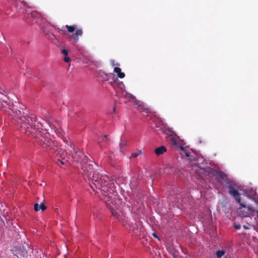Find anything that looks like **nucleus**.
I'll return each mask as SVG.
<instances>
[{"instance_id": "1", "label": "nucleus", "mask_w": 258, "mask_h": 258, "mask_svg": "<svg viewBox=\"0 0 258 258\" xmlns=\"http://www.w3.org/2000/svg\"><path fill=\"white\" fill-rule=\"evenodd\" d=\"M21 114L19 111L15 112L16 117L21 116L17 120V126L21 133L38 139L42 143L43 148L50 153L58 152L60 154L61 150L57 143L43 136L46 130L43 128L42 124L38 121L36 115L31 114V115L22 116Z\"/></svg>"}, {"instance_id": "2", "label": "nucleus", "mask_w": 258, "mask_h": 258, "mask_svg": "<svg viewBox=\"0 0 258 258\" xmlns=\"http://www.w3.org/2000/svg\"><path fill=\"white\" fill-rule=\"evenodd\" d=\"M82 169L84 174L88 177L89 184L93 191L96 189L101 192L109 191L110 192V183L109 177L106 175L101 174L99 172L95 171L93 168V162L88 160L87 163H83Z\"/></svg>"}, {"instance_id": "3", "label": "nucleus", "mask_w": 258, "mask_h": 258, "mask_svg": "<svg viewBox=\"0 0 258 258\" xmlns=\"http://www.w3.org/2000/svg\"><path fill=\"white\" fill-rule=\"evenodd\" d=\"M13 105L10 102L9 97L5 94L4 93L0 92V109H3L6 112L8 113L9 115L12 116V118L15 121L16 124L17 125V120L18 118L21 117L20 115L19 117H16L15 115V112L17 111H19L22 113V116H26V115H24V112L23 110H17L14 109H12L11 107Z\"/></svg>"}, {"instance_id": "4", "label": "nucleus", "mask_w": 258, "mask_h": 258, "mask_svg": "<svg viewBox=\"0 0 258 258\" xmlns=\"http://www.w3.org/2000/svg\"><path fill=\"white\" fill-rule=\"evenodd\" d=\"M102 195L104 197L102 199L105 202L107 207L110 210L112 215L116 216L117 212L115 209H116L117 207L113 203V198L114 199V197L116 196V194L114 193L113 190L110 187V192L109 191L108 192H102Z\"/></svg>"}, {"instance_id": "5", "label": "nucleus", "mask_w": 258, "mask_h": 258, "mask_svg": "<svg viewBox=\"0 0 258 258\" xmlns=\"http://www.w3.org/2000/svg\"><path fill=\"white\" fill-rule=\"evenodd\" d=\"M67 150L69 151V153L72 154L74 161L80 163L87 162L88 157L84 155L83 152L80 151L77 148H75L73 145V147L70 146V148H67Z\"/></svg>"}, {"instance_id": "6", "label": "nucleus", "mask_w": 258, "mask_h": 258, "mask_svg": "<svg viewBox=\"0 0 258 258\" xmlns=\"http://www.w3.org/2000/svg\"><path fill=\"white\" fill-rule=\"evenodd\" d=\"M241 207L238 209V213L241 217H248L249 214H252L255 211V207L247 203L246 202L241 201L239 203Z\"/></svg>"}, {"instance_id": "7", "label": "nucleus", "mask_w": 258, "mask_h": 258, "mask_svg": "<svg viewBox=\"0 0 258 258\" xmlns=\"http://www.w3.org/2000/svg\"><path fill=\"white\" fill-rule=\"evenodd\" d=\"M211 173L217 179L221 184L227 186L230 183V180L228 178L227 175L223 171L211 169Z\"/></svg>"}, {"instance_id": "8", "label": "nucleus", "mask_w": 258, "mask_h": 258, "mask_svg": "<svg viewBox=\"0 0 258 258\" xmlns=\"http://www.w3.org/2000/svg\"><path fill=\"white\" fill-rule=\"evenodd\" d=\"M130 230H132L134 234L137 236L144 234V229L142 226V222L140 221H137L135 223V226L132 227Z\"/></svg>"}, {"instance_id": "9", "label": "nucleus", "mask_w": 258, "mask_h": 258, "mask_svg": "<svg viewBox=\"0 0 258 258\" xmlns=\"http://www.w3.org/2000/svg\"><path fill=\"white\" fill-rule=\"evenodd\" d=\"M134 105L139 112H144L147 114L151 113V111L149 108L145 106L142 102L137 99H135L134 101Z\"/></svg>"}, {"instance_id": "10", "label": "nucleus", "mask_w": 258, "mask_h": 258, "mask_svg": "<svg viewBox=\"0 0 258 258\" xmlns=\"http://www.w3.org/2000/svg\"><path fill=\"white\" fill-rule=\"evenodd\" d=\"M227 186H228L229 187V193L232 195L235 200L238 203H240V201H242L240 197L238 191V190L236 189H235L229 183V185H227Z\"/></svg>"}, {"instance_id": "11", "label": "nucleus", "mask_w": 258, "mask_h": 258, "mask_svg": "<svg viewBox=\"0 0 258 258\" xmlns=\"http://www.w3.org/2000/svg\"><path fill=\"white\" fill-rule=\"evenodd\" d=\"M177 150L182 157H189L190 156L191 153L187 147L178 146Z\"/></svg>"}, {"instance_id": "12", "label": "nucleus", "mask_w": 258, "mask_h": 258, "mask_svg": "<svg viewBox=\"0 0 258 258\" xmlns=\"http://www.w3.org/2000/svg\"><path fill=\"white\" fill-rule=\"evenodd\" d=\"M83 34V31L81 29H77L75 33H74L72 35V38L73 39L75 43L79 41V36Z\"/></svg>"}, {"instance_id": "13", "label": "nucleus", "mask_w": 258, "mask_h": 258, "mask_svg": "<svg viewBox=\"0 0 258 258\" xmlns=\"http://www.w3.org/2000/svg\"><path fill=\"white\" fill-rule=\"evenodd\" d=\"M167 151L166 148L164 146H160L155 149V153L157 156L163 155Z\"/></svg>"}, {"instance_id": "14", "label": "nucleus", "mask_w": 258, "mask_h": 258, "mask_svg": "<svg viewBox=\"0 0 258 258\" xmlns=\"http://www.w3.org/2000/svg\"><path fill=\"white\" fill-rule=\"evenodd\" d=\"M34 210L38 212L41 210L42 211H45L46 209V207L44 205L43 203L35 204L34 206Z\"/></svg>"}, {"instance_id": "15", "label": "nucleus", "mask_w": 258, "mask_h": 258, "mask_svg": "<svg viewBox=\"0 0 258 258\" xmlns=\"http://www.w3.org/2000/svg\"><path fill=\"white\" fill-rule=\"evenodd\" d=\"M114 72L117 74L118 77L120 78H123L125 77V74L121 72L120 68L118 67H115L114 69Z\"/></svg>"}, {"instance_id": "16", "label": "nucleus", "mask_w": 258, "mask_h": 258, "mask_svg": "<svg viewBox=\"0 0 258 258\" xmlns=\"http://www.w3.org/2000/svg\"><path fill=\"white\" fill-rule=\"evenodd\" d=\"M76 25L70 26L68 25H66V28H67L68 31L70 33H73L75 30L77 29Z\"/></svg>"}, {"instance_id": "17", "label": "nucleus", "mask_w": 258, "mask_h": 258, "mask_svg": "<svg viewBox=\"0 0 258 258\" xmlns=\"http://www.w3.org/2000/svg\"><path fill=\"white\" fill-rule=\"evenodd\" d=\"M124 96L125 98L127 99H129V100H134V101L135 100L136 98L135 96H134L132 94L129 93H127L126 92H125V94L124 95Z\"/></svg>"}, {"instance_id": "18", "label": "nucleus", "mask_w": 258, "mask_h": 258, "mask_svg": "<svg viewBox=\"0 0 258 258\" xmlns=\"http://www.w3.org/2000/svg\"><path fill=\"white\" fill-rule=\"evenodd\" d=\"M39 16V14L36 11H33L28 15V17L31 18H38Z\"/></svg>"}, {"instance_id": "19", "label": "nucleus", "mask_w": 258, "mask_h": 258, "mask_svg": "<svg viewBox=\"0 0 258 258\" xmlns=\"http://www.w3.org/2000/svg\"><path fill=\"white\" fill-rule=\"evenodd\" d=\"M170 140L171 144L177 149V147L179 146L177 145L176 139L175 137H171Z\"/></svg>"}, {"instance_id": "20", "label": "nucleus", "mask_w": 258, "mask_h": 258, "mask_svg": "<svg viewBox=\"0 0 258 258\" xmlns=\"http://www.w3.org/2000/svg\"><path fill=\"white\" fill-rule=\"evenodd\" d=\"M224 254L225 251L224 250H218L216 253V256L218 258H221V257L223 256Z\"/></svg>"}, {"instance_id": "21", "label": "nucleus", "mask_w": 258, "mask_h": 258, "mask_svg": "<svg viewBox=\"0 0 258 258\" xmlns=\"http://www.w3.org/2000/svg\"><path fill=\"white\" fill-rule=\"evenodd\" d=\"M141 154H142V151L141 150H139L137 152L133 153L131 155V157L135 158Z\"/></svg>"}, {"instance_id": "22", "label": "nucleus", "mask_w": 258, "mask_h": 258, "mask_svg": "<svg viewBox=\"0 0 258 258\" xmlns=\"http://www.w3.org/2000/svg\"><path fill=\"white\" fill-rule=\"evenodd\" d=\"M127 144V142L125 141H121V142L119 144V146L120 148V151H121L122 148L125 146H126Z\"/></svg>"}, {"instance_id": "23", "label": "nucleus", "mask_w": 258, "mask_h": 258, "mask_svg": "<svg viewBox=\"0 0 258 258\" xmlns=\"http://www.w3.org/2000/svg\"><path fill=\"white\" fill-rule=\"evenodd\" d=\"M255 204V211L256 214L257 218H258V203L256 202L255 201H254Z\"/></svg>"}, {"instance_id": "24", "label": "nucleus", "mask_w": 258, "mask_h": 258, "mask_svg": "<svg viewBox=\"0 0 258 258\" xmlns=\"http://www.w3.org/2000/svg\"><path fill=\"white\" fill-rule=\"evenodd\" d=\"M234 227L235 229L238 230V229H240L241 226L239 224L234 223Z\"/></svg>"}, {"instance_id": "25", "label": "nucleus", "mask_w": 258, "mask_h": 258, "mask_svg": "<svg viewBox=\"0 0 258 258\" xmlns=\"http://www.w3.org/2000/svg\"><path fill=\"white\" fill-rule=\"evenodd\" d=\"M62 53L64 55V56H67L68 55V51L67 49H63L62 50Z\"/></svg>"}, {"instance_id": "26", "label": "nucleus", "mask_w": 258, "mask_h": 258, "mask_svg": "<svg viewBox=\"0 0 258 258\" xmlns=\"http://www.w3.org/2000/svg\"><path fill=\"white\" fill-rule=\"evenodd\" d=\"M63 60L66 62H69L70 61V58L67 56H65Z\"/></svg>"}, {"instance_id": "27", "label": "nucleus", "mask_w": 258, "mask_h": 258, "mask_svg": "<svg viewBox=\"0 0 258 258\" xmlns=\"http://www.w3.org/2000/svg\"><path fill=\"white\" fill-rule=\"evenodd\" d=\"M152 235H153V236L154 237H155V238H157V239H159V238H158V237L157 235L155 233H152Z\"/></svg>"}, {"instance_id": "28", "label": "nucleus", "mask_w": 258, "mask_h": 258, "mask_svg": "<svg viewBox=\"0 0 258 258\" xmlns=\"http://www.w3.org/2000/svg\"><path fill=\"white\" fill-rule=\"evenodd\" d=\"M166 130H168V132L171 133V134H174V133H173V132L172 131H171V130L169 128H168Z\"/></svg>"}, {"instance_id": "29", "label": "nucleus", "mask_w": 258, "mask_h": 258, "mask_svg": "<svg viewBox=\"0 0 258 258\" xmlns=\"http://www.w3.org/2000/svg\"><path fill=\"white\" fill-rule=\"evenodd\" d=\"M243 227L245 229H249V227L247 226H246V225H243Z\"/></svg>"}, {"instance_id": "30", "label": "nucleus", "mask_w": 258, "mask_h": 258, "mask_svg": "<svg viewBox=\"0 0 258 258\" xmlns=\"http://www.w3.org/2000/svg\"><path fill=\"white\" fill-rule=\"evenodd\" d=\"M103 138H104V139H103V140H105V139L106 140L107 139V136L106 135H104L103 136Z\"/></svg>"}, {"instance_id": "31", "label": "nucleus", "mask_w": 258, "mask_h": 258, "mask_svg": "<svg viewBox=\"0 0 258 258\" xmlns=\"http://www.w3.org/2000/svg\"><path fill=\"white\" fill-rule=\"evenodd\" d=\"M57 30H58V32H60L62 31V30L59 28H57Z\"/></svg>"}, {"instance_id": "32", "label": "nucleus", "mask_w": 258, "mask_h": 258, "mask_svg": "<svg viewBox=\"0 0 258 258\" xmlns=\"http://www.w3.org/2000/svg\"><path fill=\"white\" fill-rule=\"evenodd\" d=\"M115 106H114L113 108V112H115Z\"/></svg>"}, {"instance_id": "33", "label": "nucleus", "mask_w": 258, "mask_h": 258, "mask_svg": "<svg viewBox=\"0 0 258 258\" xmlns=\"http://www.w3.org/2000/svg\"><path fill=\"white\" fill-rule=\"evenodd\" d=\"M58 161H59V160H58ZM60 163L62 164H64V162L61 161H60Z\"/></svg>"}, {"instance_id": "34", "label": "nucleus", "mask_w": 258, "mask_h": 258, "mask_svg": "<svg viewBox=\"0 0 258 258\" xmlns=\"http://www.w3.org/2000/svg\"><path fill=\"white\" fill-rule=\"evenodd\" d=\"M224 258H230V257H228V256H225L224 257Z\"/></svg>"}, {"instance_id": "35", "label": "nucleus", "mask_w": 258, "mask_h": 258, "mask_svg": "<svg viewBox=\"0 0 258 258\" xmlns=\"http://www.w3.org/2000/svg\"><path fill=\"white\" fill-rule=\"evenodd\" d=\"M174 198H173V201H172L173 202L174 201Z\"/></svg>"}]
</instances>
